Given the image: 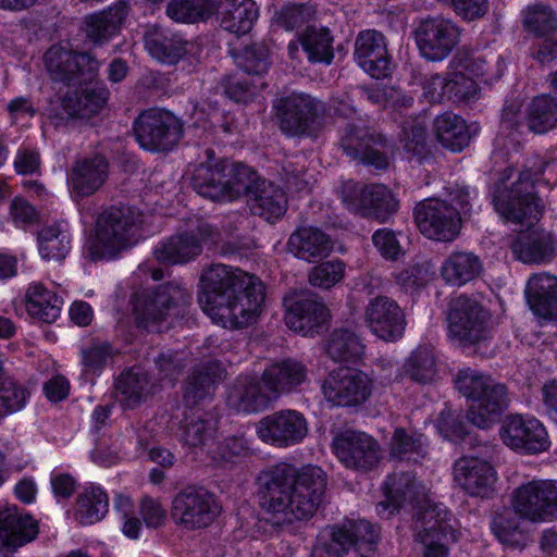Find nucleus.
Returning <instances> with one entry per match:
<instances>
[{
	"instance_id": "nucleus-1",
	"label": "nucleus",
	"mask_w": 557,
	"mask_h": 557,
	"mask_svg": "<svg viewBox=\"0 0 557 557\" xmlns=\"http://www.w3.org/2000/svg\"><path fill=\"white\" fill-rule=\"evenodd\" d=\"M200 281L199 305L223 327H246L260 314L265 293L257 276L218 263L206 269Z\"/></svg>"
},
{
	"instance_id": "nucleus-2",
	"label": "nucleus",
	"mask_w": 557,
	"mask_h": 557,
	"mask_svg": "<svg viewBox=\"0 0 557 557\" xmlns=\"http://www.w3.org/2000/svg\"><path fill=\"white\" fill-rule=\"evenodd\" d=\"M260 480L261 506L276 524L311 517L322 503L326 486L325 472L310 465L296 469L280 463L263 472Z\"/></svg>"
},
{
	"instance_id": "nucleus-3",
	"label": "nucleus",
	"mask_w": 557,
	"mask_h": 557,
	"mask_svg": "<svg viewBox=\"0 0 557 557\" xmlns=\"http://www.w3.org/2000/svg\"><path fill=\"white\" fill-rule=\"evenodd\" d=\"M384 493L386 500L377 504L379 513L387 510L393 513L406 504L419 506L421 509L416 529L420 527L422 530L417 531L416 540L424 545V557H447L448 549L440 541L448 537L456 541V531L448 523V512L440 505L430 503L425 487L416 482L412 474L395 472L387 476Z\"/></svg>"
},
{
	"instance_id": "nucleus-4",
	"label": "nucleus",
	"mask_w": 557,
	"mask_h": 557,
	"mask_svg": "<svg viewBox=\"0 0 557 557\" xmlns=\"http://www.w3.org/2000/svg\"><path fill=\"white\" fill-rule=\"evenodd\" d=\"M206 154V162L195 169L191 178L199 195L219 201L252 196L262 181L255 170L246 164L216 159L211 149Z\"/></svg>"
},
{
	"instance_id": "nucleus-5",
	"label": "nucleus",
	"mask_w": 557,
	"mask_h": 557,
	"mask_svg": "<svg viewBox=\"0 0 557 557\" xmlns=\"http://www.w3.org/2000/svg\"><path fill=\"white\" fill-rule=\"evenodd\" d=\"M455 384L459 393L471 401L467 417L478 428L491 426L508 406L507 387L478 370H460Z\"/></svg>"
},
{
	"instance_id": "nucleus-6",
	"label": "nucleus",
	"mask_w": 557,
	"mask_h": 557,
	"mask_svg": "<svg viewBox=\"0 0 557 557\" xmlns=\"http://www.w3.org/2000/svg\"><path fill=\"white\" fill-rule=\"evenodd\" d=\"M141 214L128 206H112L97 221L96 235L89 244L92 260L110 259L133 246L139 237Z\"/></svg>"
},
{
	"instance_id": "nucleus-7",
	"label": "nucleus",
	"mask_w": 557,
	"mask_h": 557,
	"mask_svg": "<svg viewBox=\"0 0 557 557\" xmlns=\"http://www.w3.org/2000/svg\"><path fill=\"white\" fill-rule=\"evenodd\" d=\"M191 302L187 288L171 282L152 290L143 289L132 297L133 312L138 327L153 331L171 317H178Z\"/></svg>"
},
{
	"instance_id": "nucleus-8",
	"label": "nucleus",
	"mask_w": 557,
	"mask_h": 557,
	"mask_svg": "<svg viewBox=\"0 0 557 557\" xmlns=\"http://www.w3.org/2000/svg\"><path fill=\"white\" fill-rule=\"evenodd\" d=\"M379 540L376 528L367 520H346L322 535L313 547L312 557H344L354 552L359 557H371Z\"/></svg>"
},
{
	"instance_id": "nucleus-9",
	"label": "nucleus",
	"mask_w": 557,
	"mask_h": 557,
	"mask_svg": "<svg viewBox=\"0 0 557 557\" xmlns=\"http://www.w3.org/2000/svg\"><path fill=\"white\" fill-rule=\"evenodd\" d=\"M495 210L507 221L532 225L542 214L543 205L534 191L532 174L522 172L519 178L507 186L504 182L496 185L493 193Z\"/></svg>"
},
{
	"instance_id": "nucleus-10",
	"label": "nucleus",
	"mask_w": 557,
	"mask_h": 557,
	"mask_svg": "<svg viewBox=\"0 0 557 557\" xmlns=\"http://www.w3.org/2000/svg\"><path fill=\"white\" fill-rule=\"evenodd\" d=\"M449 334L465 345L491 338L493 323L490 312L473 297L460 295L450 302Z\"/></svg>"
},
{
	"instance_id": "nucleus-11",
	"label": "nucleus",
	"mask_w": 557,
	"mask_h": 557,
	"mask_svg": "<svg viewBox=\"0 0 557 557\" xmlns=\"http://www.w3.org/2000/svg\"><path fill=\"white\" fill-rule=\"evenodd\" d=\"M220 512L221 506L213 493L201 486H186L172 500L171 518L186 530L209 527Z\"/></svg>"
},
{
	"instance_id": "nucleus-12",
	"label": "nucleus",
	"mask_w": 557,
	"mask_h": 557,
	"mask_svg": "<svg viewBox=\"0 0 557 557\" xmlns=\"http://www.w3.org/2000/svg\"><path fill=\"white\" fill-rule=\"evenodd\" d=\"M338 195L345 207L362 216L386 220L398 210V201L384 185H361L354 181L345 182Z\"/></svg>"
},
{
	"instance_id": "nucleus-13",
	"label": "nucleus",
	"mask_w": 557,
	"mask_h": 557,
	"mask_svg": "<svg viewBox=\"0 0 557 557\" xmlns=\"http://www.w3.org/2000/svg\"><path fill=\"white\" fill-rule=\"evenodd\" d=\"M512 509L531 522L557 520V480H532L512 493Z\"/></svg>"
},
{
	"instance_id": "nucleus-14",
	"label": "nucleus",
	"mask_w": 557,
	"mask_h": 557,
	"mask_svg": "<svg viewBox=\"0 0 557 557\" xmlns=\"http://www.w3.org/2000/svg\"><path fill=\"white\" fill-rule=\"evenodd\" d=\"M134 133L140 147L148 151L163 152L177 145L183 125L171 112L151 109L135 121Z\"/></svg>"
},
{
	"instance_id": "nucleus-15",
	"label": "nucleus",
	"mask_w": 557,
	"mask_h": 557,
	"mask_svg": "<svg viewBox=\"0 0 557 557\" xmlns=\"http://www.w3.org/2000/svg\"><path fill=\"white\" fill-rule=\"evenodd\" d=\"M45 64L53 81L81 84L94 81L100 61L89 52H75L67 46L54 45L45 53Z\"/></svg>"
},
{
	"instance_id": "nucleus-16",
	"label": "nucleus",
	"mask_w": 557,
	"mask_h": 557,
	"mask_svg": "<svg viewBox=\"0 0 557 557\" xmlns=\"http://www.w3.org/2000/svg\"><path fill=\"white\" fill-rule=\"evenodd\" d=\"M413 215L417 227L429 239L453 242L460 233V212L445 200H423L414 207Z\"/></svg>"
},
{
	"instance_id": "nucleus-17",
	"label": "nucleus",
	"mask_w": 557,
	"mask_h": 557,
	"mask_svg": "<svg viewBox=\"0 0 557 557\" xmlns=\"http://www.w3.org/2000/svg\"><path fill=\"white\" fill-rule=\"evenodd\" d=\"M280 127L289 136L312 135L320 126L323 104L305 94H292L276 106Z\"/></svg>"
},
{
	"instance_id": "nucleus-18",
	"label": "nucleus",
	"mask_w": 557,
	"mask_h": 557,
	"mask_svg": "<svg viewBox=\"0 0 557 557\" xmlns=\"http://www.w3.org/2000/svg\"><path fill=\"white\" fill-rule=\"evenodd\" d=\"M327 403L338 407H356L366 403L372 393V381L364 372L354 369L332 371L322 382Z\"/></svg>"
},
{
	"instance_id": "nucleus-19",
	"label": "nucleus",
	"mask_w": 557,
	"mask_h": 557,
	"mask_svg": "<svg viewBox=\"0 0 557 557\" xmlns=\"http://www.w3.org/2000/svg\"><path fill=\"white\" fill-rule=\"evenodd\" d=\"M421 55L428 61L445 60L459 42L460 28L449 18H425L414 30Z\"/></svg>"
},
{
	"instance_id": "nucleus-20",
	"label": "nucleus",
	"mask_w": 557,
	"mask_h": 557,
	"mask_svg": "<svg viewBox=\"0 0 557 557\" xmlns=\"http://www.w3.org/2000/svg\"><path fill=\"white\" fill-rule=\"evenodd\" d=\"M308 433L305 416L293 409H283L263 417L257 424L259 438L275 447H289L300 443Z\"/></svg>"
},
{
	"instance_id": "nucleus-21",
	"label": "nucleus",
	"mask_w": 557,
	"mask_h": 557,
	"mask_svg": "<svg viewBox=\"0 0 557 557\" xmlns=\"http://www.w3.org/2000/svg\"><path fill=\"white\" fill-rule=\"evenodd\" d=\"M385 145L381 134L358 124H348L339 140L341 148L349 158L377 170L388 166V159L383 151Z\"/></svg>"
},
{
	"instance_id": "nucleus-22",
	"label": "nucleus",
	"mask_w": 557,
	"mask_h": 557,
	"mask_svg": "<svg viewBox=\"0 0 557 557\" xmlns=\"http://www.w3.org/2000/svg\"><path fill=\"white\" fill-rule=\"evenodd\" d=\"M218 232L208 224L188 232L177 233L154 248L158 261L168 264H182L196 259L202 252V243L218 242Z\"/></svg>"
},
{
	"instance_id": "nucleus-23",
	"label": "nucleus",
	"mask_w": 557,
	"mask_h": 557,
	"mask_svg": "<svg viewBox=\"0 0 557 557\" xmlns=\"http://www.w3.org/2000/svg\"><path fill=\"white\" fill-rule=\"evenodd\" d=\"M332 448L339 461L350 469L371 470L380 461L377 441L364 432H341L333 438Z\"/></svg>"
},
{
	"instance_id": "nucleus-24",
	"label": "nucleus",
	"mask_w": 557,
	"mask_h": 557,
	"mask_svg": "<svg viewBox=\"0 0 557 557\" xmlns=\"http://www.w3.org/2000/svg\"><path fill=\"white\" fill-rule=\"evenodd\" d=\"M284 306L286 325L304 336L319 333L329 318L325 305L312 294L286 297Z\"/></svg>"
},
{
	"instance_id": "nucleus-25",
	"label": "nucleus",
	"mask_w": 557,
	"mask_h": 557,
	"mask_svg": "<svg viewBox=\"0 0 557 557\" xmlns=\"http://www.w3.org/2000/svg\"><path fill=\"white\" fill-rule=\"evenodd\" d=\"M503 442L512 449L540 453L548 447V435L544 425L533 417L511 414L506 417L500 429Z\"/></svg>"
},
{
	"instance_id": "nucleus-26",
	"label": "nucleus",
	"mask_w": 557,
	"mask_h": 557,
	"mask_svg": "<svg viewBox=\"0 0 557 557\" xmlns=\"http://www.w3.org/2000/svg\"><path fill=\"white\" fill-rule=\"evenodd\" d=\"M355 60L373 78H384L392 72V58L385 36L375 29L360 32L355 40Z\"/></svg>"
},
{
	"instance_id": "nucleus-27",
	"label": "nucleus",
	"mask_w": 557,
	"mask_h": 557,
	"mask_svg": "<svg viewBox=\"0 0 557 557\" xmlns=\"http://www.w3.org/2000/svg\"><path fill=\"white\" fill-rule=\"evenodd\" d=\"M454 481L471 496L490 497L494 492L497 473L485 459L465 456L454 463Z\"/></svg>"
},
{
	"instance_id": "nucleus-28",
	"label": "nucleus",
	"mask_w": 557,
	"mask_h": 557,
	"mask_svg": "<svg viewBox=\"0 0 557 557\" xmlns=\"http://www.w3.org/2000/svg\"><path fill=\"white\" fill-rule=\"evenodd\" d=\"M370 330L384 341L400 337L406 327L405 314L396 301L386 296L372 298L364 312Z\"/></svg>"
},
{
	"instance_id": "nucleus-29",
	"label": "nucleus",
	"mask_w": 557,
	"mask_h": 557,
	"mask_svg": "<svg viewBox=\"0 0 557 557\" xmlns=\"http://www.w3.org/2000/svg\"><path fill=\"white\" fill-rule=\"evenodd\" d=\"M275 401L262 375H240L230 386L226 403L237 412L256 413Z\"/></svg>"
},
{
	"instance_id": "nucleus-30",
	"label": "nucleus",
	"mask_w": 557,
	"mask_h": 557,
	"mask_svg": "<svg viewBox=\"0 0 557 557\" xmlns=\"http://www.w3.org/2000/svg\"><path fill=\"white\" fill-rule=\"evenodd\" d=\"M109 163L104 157L77 160L67 173L70 189L82 197L91 196L104 184L108 177Z\"/></svg>"
},
{
	"instance_id": "nucleus-31",
	"label": "nucleus",
	"mask_w": 557,
	"mask_h": 557,
	"mask_svg": "<svg viewBox=\"0 0 557 557\" xmlns=\"http://www.w3.org/2000/svg\"><path fill=\"white\" fill-rule=\"evenodd\" d=\"M129 9V0H119L108 10L87 16L85 18L87 39L97 47L109 42L120 32Z\"/></svg>"
},
{
	"instance_id": "nucleus-32",
	"label": "nucleus",
	"mask_w": 557,
	"mask_h": 557,
	"mask_svg": "<svg viewBox=\"0 0 557 557\" xmlns=\"http://www.w3.org/2000/svg\"><path fill=\"white\" fill-rule=\"evenodd\" d=\"M287 249L300 260L317 262L333 251V242L330 235L318 227L301 226L290 234Z\"/></svg>"
},
{
	"instance_id": "nucleus-33",
	"label": "nucleus",
	"mask_w": 557,
	"mask_h": 557,
	"mask_svg": "<svg viewBox=\"0 0 557 557\" xmlns=\"http://www.w3.org/2000/svg\"><path fill=\"white\" fill-rule=\"evenodd\" d=\"M262 380L276 400L281 395L296 391L306 382L307 367L296 359L287 358L265 368Z\"/></svg>"
},
{
	"instance_id": "nucleus-34",
	"label": "nucleus",
	"mask_w": 557,
	"mask_h": 557,
	"mask_svg": "<svg viewBox=\"0 0 557 557\" xmlns=\"http://www.w3.org/2000/svg\"><path fill=\"white\" fill-rule=\"evenodd\" d=\"M515 257L523 263H546L555 255V243L550 233L542 228L520 232L511 243Z\"/></svg>"
},
{
	"instance_id": "nucleus-35",
	"label": "nucleus",
	"mask_w": 557,
	"mask_h": 557,
	"mask_svg": "<svg viewBox=\"0 0 557 557\" xmlns=\"http://www.w3.org/2000/svg\"><path fill=\"white\" fill-rule=\"evenodd\" d=\"M525 294L531 310L543 319H557V277L548 273L532 275Z\"/></svg>"
},
{
	"instance_id": "nucleus-36",
	"label": "nucleus",
	"mask_w": 557,
	"mask_h": 557,
	"mask_svg": "<svg viewBox=\"0 0 557 557\" xmlns=\"http://www.w3.org/2000/svg\"><path fill=\"white\" fill-rule=\"evenodd\" d=\"M483 272V263L479 256L468 250H454L443 261L441 276L446 284L461 287Z\"/></svg>"
},
{
	"instance_id": "nucleus-37",
	"label": "nucleus",
	"mask_w": 557,
	"mask_h": 557,
	"mask_svg": "<svg viewBox=\"0 0 557 557\" xmlns=\"http://www.w3.org/2000/svg\"><path fill=\"white\" fill-rule=\"evenodd\" d=\"M215 7L221 27L237 36L249 33L258 18L253 0H220Z\"/></svg>"
},
{
	"instance_id": "nucleus-38",
	"label": "nucleus",
	"mask_w": 557,
	"mask_h": 557,
	"mask_svg": "<svg viewBox=\"0 0 557 557\" xmlns=\"http://www.w3.org/2000/svg\"><path fill=\"white\" fill-rule=\"evenodd\" d=\"M156 385L140 369L123 372L115 382V399L124 409H135L154 393Z\"/></svg>"
},
{
	"instance_id": "nucleus-39",
	"label": "nucleus",
	"mask_w": 557,
	"mask_h": 557,
	"mask_svg": "<svg viewBox=\"0 0 557 557\" xmlns=\"http://www.w3.org/2000/svg\"><path fill=\"white\" fill-rule=\"evenodd\" d=\"M37 532L36 521L20 512L15 506L0 511V541L4 546H22L34 540Z\"/></svg>"
},
{
	"instance_id": "nucleus-40",
	"label": "nucleus",
	"mask_w": 557,
	"mask_h": 557,
	"mask_svg": "<svg viewBox=\"0 0 557 557\" xmlns=\"http://www.w3.org/2000/svg\"><path fill=\"white\" fill-rule=\"evenodd\" d=\"M215 418L200 409L185 411L181 422L178 437L188 447H201L211 442L216 431Z\"/></svg>"
},
{
	"instance_id": "nucleus-41",
	"label": "nucleus",
	"mask_w": 557,
	"mask_h": 557,
	"mask_svg": "<svg viewBox=\"0 0 557 557\" xmlns=\"http://www.w3.org/2000/svg\"><path fill=\"white\" fill-rule=\"evenodd\" d=\"M250 211L267 221L281 218L287 208V198L282 188L262 180L248 199Z\"/></svg>"
},
{
	"instance_id": "nucleus-42",
	"label": "nucleus",
	"mask_w": 557,
	"mask_h": 557,
	"mask_svg": "<svg viewBox=\"0 0 557 557\" xmlns=\"http://www.w3.org/2000/svg\"><path fill=\"white\" fill-rule=\"evenodd\" d=\"M433 129L438 143L451 151H461L470 143L466 121L451 112L437 115L433 122Z\"/></svg>"
},
{
	"instance_id": "nucleus-43",
	"label": "nucleus",
	"mask_w": 557,
	"mask_h": 557,
	"mask_svg": "<svg viewBox=\"0 0 557 557\" xmlns=\"http://www.w3.org/2000/svg\"><path fill=\"white\" fill-rule=\"evenodd\" d=\"M451 65L456 70H461L473 76H483L485 81L499 78L504 73V62L500 55H483L471 53L468 50H459L454 59Z\"/></svg>"
},
{
	"instance_id": "nucleus-44",
	"label": "nucleus",
	"mask_w": 557,
	"mask_h": 557,
	"mask_svg": "<svg viewBox=\"0 0 557 557\" xmlns=\"http://www.w3.org/2000/svg\"><path fill=\"white\" fill-rule=\"evenodd\" d=\"M145 41L149 53L161 62L176 63L185 53L183 39L158 25L149 28Z\"/></svg>"
},
{
	"instance_id": "nucleus-45",
	"label": "nucleus",
	"mask_w": 557,
	"mask_h": 557,
	"mask_svg": "<svg viewBox=\"0 0 557 557\" xmlns=\"http://www.w3.org/2000/svg\"><path fill=\"white\" fill-rule=\"evenodd\" d=\"M62 305V298L55 293L48 290L40 283H34L27 289V311L32 317L42 322H54L61 313Z\"/></svg>"
},
{
	"instance_id": "nucleus-46",
	"label": "nucleus",
	"mask_w": 557,
	"mask_h": 557,
	"mask_svg": "<svg viewBox=\"0 0 557 557\" xmlns=\"http://www.w3.org/2000/svg\"><path fill=\"white\" fill-rule=\"evenodd\" d=\"M220 372V367L213 362L196 368L188 376L184 387L183 399L186 406H196L209 397L213 393Z\"/></svg>"
},
{
	"instance_id": "nucleus-47",
	"label": "nucleus",
	"mask_w": 557,
	"mask_h": 557,
	"mask_svg": "<svg viewBox=\"0 0 557 557\" xmlns=\"http://www.w3.org/2000/svg\"><path fill=\"white\" fill-rule=\"evenodd\" d=\"M108 509L107 493L99 486L90 485L78 495L74 516L82 525H90L100 521Z\"/></svg>"
},
{
	"instance_id": "nucleus-48",
	"label": "nucleus",
	"mask_w": 557,
	"mask_h": 557,
	"mask_svg": "<svg viewBox=\"0 0 557 557\" xmlns=\"http://www.w3.org/2000/svg\"><path fill=\"white\" fill-rule=\"evenodd\" d=\"M325 350L336 362L356 361L363 355L364 345L354 331L339 327L331 333Z\"/></svg>"
},
{
	"instance_id": "nucleus-49",
	"label": "nucleus",
	"mask_w": 557,
	"mask_h": 557,
	"mask_svg": "<svg viewBox=\"0 0 557 557\" xmlns=\"http://www.w3.org/2000/svg\"><path fill=\"white\" fill-rule=\"evenodd\" d=\"M38 248L46 260H63L71 249L67 230L62 224L45 226L38 233Z\"/></svg>"
},
{
	"instance_id": "nucleus-50",
	"label": "nucleus",
	"mask_w": 557,
	"mask_h": 557,
	"mask_svg": "<svg viewBox=\"0 0 557 557\" xmlns=\"http://www.w3.org/2000/svg\"><path fill=\"white\" fill-rule=\"evenodd\" d=\"M527 123L530 131L543 134L557 125V101L550 96L535 97L527 109Z\"/></svg>"
},
{
	"instance_id": "nucleus-51",
	"label": "nucleus",
	"mask_w": 557,
	"mask_h": 557,
	"mask_svg": "<svg viewBox=\"0 0 557 557\" xmlns=\"http://www.w3.org/2000/svg\"><path fill=\"white\" fill-rule=\"evenodd\" d=\"M426 454L422 434L408 432L403 428L395 430L391 441V455L399 460L414 461Z\"/></svg>"
},
{
	"instance_id": "nucleus-52",
	"label": "nucleus",
	"mask_w": 557,
	"mask_h": 557,
	"mask_svg": "<svg viewBox=\"0 0 557 557\" xmlns=\"http://www.w3.org/2000/svg\"><path fill=\"white\" fill-rule=\"evenodd\" d=\"M214 9V0H172L166 14L176 22L195 23L211 16Z\"/></svg>"
},
{
	"instance_id": "nucleus-53",
	"label": "nucleus",
	"mask_w": 557,
	"mask_h": 557,
	"mask_svg": "<svg viewBox=\"0 0 557 557\" xmlns=\"http://www.w3.org/2000/svg\"><path fill=\"white\" fill-rule=\"evenodd\" d=\"M311 62L331 63L333 59L332 38L325 28L307 27L300 39Z\"/></svg>"
},
{
	"instance_id": "nucleus-54",
	"label": "nucleus",
	"mask_w": 557,
	"mask_h": 557,
	"mask_svg": "<svg viewBox=\"0 0 557 557\" xmlns=\"http://www.w3.org/2000/svg\"><path fill=\"white\" fill-rule=\"evenodd\" d=\"M405 373L418 383L431 382L436 374L433 349L428 346H420L412 351L405 363Z\"/></svg>"
},
{
	"instance_id": "nucleus-55",
	"label": "nucleus",
	"mask_w": 557,
	"mask_h": 557,
	"mask_svg": "<svg viewBox=\"0 0 557 557\" xmlns=\"http://www.w3.org/2000/svg\"><path fill=\"white\" fill-rule=\"evenodd\" d=\"M523 22L537 36H549L557 32V14L550 7L542 3L528 7Z\"/></svg>"
},
{
	"instance_id": "nucleus-56",
	"label": "nucleus",
	"mask_w": 557,
	"mask_h": 557,
	"mask_svg": "<svg viewBox=\"0 0 557 557\" xmlns=\"http://www.w3.org/2000/svg\"><path fill=\"white\" fill-rule=\"evenodd\" d=\"M517 516L519 515L515 509H505L497 512L492 520L491 529L494 535L505 545H517L522 537Z\"/></svg>"
},
{
	"instance_id": "nucleus-57",
	"label": "nucleus",
	"mask_w": 557,
	"mask_h": 557,
	"mask_svg": "<svg viewBox=\"0 0 557 557\" xmlns=\"http://www.w3.org/2000/svg\"><path fill=\"white\" fill-rule=\"evenodd\" d=\"M29 397L27 388L16 382L13 376L0 383V410L2 414H12L22 410Z\"/></svg>"
},
{
	"instance_id": "nucleus-58",
	"label": "nucleus",
	"mask_w": 557,
	"mask_h": 557,
	"mask_svg": "<svg viewBox=\"0 0 557 557\" xmlns=\"http://www.w3.org/2000/svg\"><path fill=\"white\" fill-rule=\"evenodd\" d=\"M83 106L84 101L81 90L70 91L61 100V110H52L49 114V119L55 127H61L65 126L73 119L88 117Z\"/></svg>"
},
{
	"instance_id": "nucleus-59",
	"label": "nucleus",
	"mask_w": 557,
	"mask_h": 557,
	"mask_svg": "<svg viewBox=\"0 0 557 557\" xmlns=\"http://www.w3.org/2000/svg\"><path fill=\"white\" fill-rule=\"evenodd\" d=\"M313 11L305 4L287 3L275 11L273 22L285 30H294L304 26L312 16Z\"/></svg>"
},
{
	"instance_id": "nucleus-60",
	"label": "nucleus",
	"mask_w": 557,
	"mask_h": 557,
	"mask_svg": "<svg viewBox=\"0 0 557 557\" xmlns=\"http://www.w3.org/2000/svg\"><path fill=\"white\" fill-rule=\"evenodd\" d=\"M449 101L468 103L474 100L479 94V86L473 77L466 75L461 70L448 74Z\"/></svg>"
},
{
	"instance_id": "nucleus-61",
	"label": "nucleus",
	"mask_w": 557,
	"mask_h": 557,
	"mask_svg": "<svg viewBox=\"0 0 557 557\" xmlns=\"http://www.w3.org/2000/svg\"><path fill=\"white\" fill-rule=\"evenodd\" d=\"M345 264L339 260L322 262L309 272L312 286L329 289L344 277Z\"/></svg>"
},
{
	"instance_id": "nucleus-62",
	"label": "nucleus",
	"mask_w": 557,
	"mask_h": 557,
	"mask_svg": "<svg viewBox=\"0 0 557 557\" xmlns=\"http://www.w3.org/2000/svg\"><path fill=\"white\" fill-rule=\"evenodd\" d=\"M237 65L247 74L261 75L269 69L268 49L262 45H252L236 57Z\"/></svg>"
},
{
	"instance_id": "nucleus-63",
	"label": "nucleus",
	"mask_w": 557,
	"mask_h": 557,
	"mask_svg": "<svg viewBox=\"0 0 557 557\" xmlns=\"http://www.w3.org/2000/svg\"><path fill=\"white\" fill-rule=\"evenodd\" d=\"M400 140L404 148L413 153H420L425 145L426 131L422 119L411 117L404 122Z\"/></svg>"
},
{
	"instance_id": "nucleus-64",
	"label": "nucleus",
	"mask_w": 557,
	"mask_h": 557,
	"mask_svg": "<svg viewBox=\"0 0 557 557\" xmlns=\"http://www.w3.org/2000/svg\"><path fill=\"white\" fill-rule=\"evenodd\" d=\"M449 77L433 74L424 78L422 83L423 96L432 103L449 101Z\"/></svg>"
}]
</instances>
